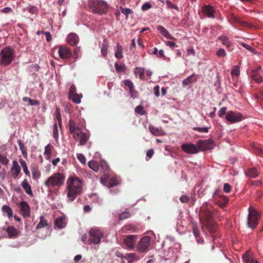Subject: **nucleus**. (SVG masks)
I'll use <instances>...</instances> for the list:
<instances>
[{
    "instance_id": "nucleus-28",
    "label": "nucleus",
    "mask_w": 263,
    "mask_h": 263,
    "mask_svg": "<svg viewBox=\"0 0 263 263\" xmlns=\"http://www.w3.org/2000/svg\"><path fill=\"white\" fill-rule=\"evenodd\" d=\"M218 40H219L223 45L230 48L231 46V42L229 41L228 37L226 35H222L218 36Z\"/></svg>"
},
{
    "instance_id": "nucleus-54",
    "label": "nucleus",
    "mask_w": 263,
    "mask_h": 263,
    "mask_svg": "<svg viewBox=\"0 0 263 263\" xmlns=\"http://www.w3.org/2000/svg\"><path fill=\"white\" fill-rule=\"evenodd\" d=\"M216 54L217 56H218L219 57H224L227 55L225 50L222 48L219 49L217 51Z\"/></svg>"
},
{
    "instance_id": "nucleus-36",
    "label": "nucleus",
    "mask_w": 263,
    "mask_h": 263,
    "mask_svg": "<svg viewBox=\"0 0 263 263\" xmlns=\"http://www.w3.org/2000/svg\"><path fill=\"white\" fill-rule=\"evenodd\" d=\"M119 184V181L117 177L109 178V181L108 183L107 187L108 188L117 186Z\"/></svg>"
},
{
    "instance_id": "nucleus-33",
    "label": "nucleus",
    "mask_w": 263,
    "mask_h": 263,
    "mask_svg": "<svg viewBox=\"0 0 263 263\" xmlns=\"http://www.w3.org/2000/svg\"><path fill=\"white\" fill-rule=\"evenodd\" d=\"M89 167L94 171L95 172H97L99 169V164L96 161H90L88 163Z\"/></svg>"
},
{
    "instance_id": "nucleus-16",
    "label": "nucleus",
    "mask_w": 263,
    "mask_h": 263,
    "mask_svg": "<svg viewBox=\"0 0 263 263\" xmlns=\"http://www.w3.org/2000/svg\"><path fill=\"white\" fill-rule=\"evenodd\" d=\"M21 167L18 162L14 160L12 162V166L11 168L12 176L14 178H16L21 172Z\"/></svg>"
},
{
    "instance_id": "nucleus-21",
    "label": "nucleus",
    "mask_w": 263,
    "mask_h": 263,
    "mask_svg": "<svg viewBox=\"0 0 263 263\" xmlns=\"http://www.w3.org/2000/svg\"><path fill=\"white\" fill-rule=\"evenodd\" d=\"M157 29L164 37L167 39L175 40V38L171 35L169 32L162 26L158 25Z\"/></svg>"
},
{
    "instance_id": "nucleus-38",
    "label": "nucleus",
    "mask_w": 263,
    "mask_h": 263,
    "mask_svg": "<svg viewBox=\"0 0 263 263\" xmlns=\"http://www.w3.org/2000/svg\"><path fill=\"white\" fill-rule=\"evenodd\" d=\"M54 115L55 116L57 122L58 123L60 127H61V126H62V117H61V110L59 108L56 107Z\"/></svg>"
},
{
    "instance_id": "nucleus-29",
    "label": "nucleus",
    "mask_w": 263,
    "mask_h": 263,
    "mask_svg": "<svg viewBox=\"0 0 263 263\" xmlns=\"http://www.w3.org/2000/svg\"><path fill=\"white\" fill-rule=\"evenodd\" d=\"M47 226H48L47 220L45 219V217L43 215H41L40 217V222L36 225L35 229L39 230L40 229L45 227Z\"/></svg>"
},
{
    "instance_id": "nucleus-6",
    "label": "nucleus",
    "mask_w": 263,
    "mask_h": 263,
    "mask_svg": "<svg viewBox=\"0 0 263 263\" xmlns=\"http://www.w3.org/2000/svg\"><path fill=\"white\" fill-rule=\"evenodd\" d=\"M90 238L88 239V243L93 245L98 244L100 242L101 239L103 237V234L98 229H91L89 231Z\"/></svg>"
},
{
    "instance_id": "nucleus-13",
    "label": "nucleus",
    "mask_w": 263,
    "mask_h": 263,
    "mask_svg": "<svg viewBox=\"0 0 263 263\" xmlns=\"http://www.w3.org/2000/svg\"><path fill=\"white\" fill-rule=\"evenodd\" d=\"M20 211L24 218H28L30 216V208L26 201H22L20 203Z\"/></svg>"
},
{
    "instance_id": "nucleus-42",
    "label": "nucleus",
    "mask_w": 263,
    "mask_h": 263,
    "mask_svg": "<svg viewBox=\"0 0 263 263\" xmlns=\"http://www.w3.org/2000/svg\"><path fill=\"white\" fill-rule=\"evenodd\" d=\"M20 164L23 169V171L25 173V174L28 176H30V172L29 170L28 169L27 164L26 162L22 159H21L20 160Z\"/></svg>"
},
{
    "instance_id": "nucleus-43",
    "label": "nucleus",
    "mask_w": 263,
    "mask_h": 263,
    "mask_svg": "<svg viewBox=\"0 0 263 263\" xmlns=\"http://www.w3.org/2000/svg\"><path fill=\"white\" fill-rule=\"evenodd\" d=\"M124 258L128 260V262H133V261L136 260V254L135 253H127L125 255Z\"/></svg>"
},
{
    "instance_id": "nucleus-18",
    "label": "nucleus",
    "mask_w": 263,
    "mask_h": 263,
    "mask_svg": "<svg viewBox=\"0 0 263 263\" xmlns=\"http://www.w3.org/2000/svg\"><path fill=\"white\" fill-rule=\"evenodd\" d=\"M198 77V75L195 73H193L191 75L188 76L186 78L182 81V85L183 86H186L192 82H196Z\"/></svg>"
},
{
    "instance_id": "nucleus-15",
    "label": "nucleus",
    "mask_w": 263,
    "mask_h": 263,
    "mask_svg": "<svg viewBox=\"0 0 263 263\" xmlns=\"http://www.w3.org/2000/svg\"><path fill=\"white\" fill-rule=\"evenodd\" d=\"M202 10L203 13L209 18H214L215 17V10L210 5H204L202 6Z\"/></svg>"
},
{
    "instance_id": "nucleus-1",
    "label": "nucleus",
    "mask_w": 263,
    "mask_h": 263,
    "mask_svg": "<svg viewBox=\"0 0 263 263\" xmlns=\"http://www.w3.org/2000/svg\"><path fill=\"white\" fill-rule=\"evenodd\" d=\"M83 180L72 175L69 177L66 181L67 196L68 200L73 201L78 195L82 192Z\"/></svg>"
},
{
    "instance_id": "nucleus-63",
    "label": "nucleus",
    "mask_w": 263,
    "mask_h": 263,
    "mask_svg": "<svg viewBox=\"0 0 263 263\" xmlns=\"http://www.w3.org/2000/svg\"><path fill=\"white\" fill-rule=\"evenodd\" d=\"M152 7V5L148 2L145 3L141 7V10L142 11H146L148 10Z\"/></svg>"
},
{
    "instance_id": "nucleus-47",
    "label": "nucleus",
    "mask_w": 263,
    "mask_h": 263,
    "mask_svg": "<svg viewBox=\"0 0 263 263\" xmlns=\"http://www.w3.org/2000/svg\"><path fill=\"white\" fill-rule=\"evenodd\" d=\"M165 3L167 5V9H174L177 11H179V7L177 5L174 4L171 1H165Z\"/></svg>"
},
{
    "instance_id": "nucleus-32",
    "label": "nucleus",
    "mask_w": 263,
    "mask_h": 263,
    "mask_svg": "<svg viewBox=\"0 0 263 263\" xmlns=\"http://www.w3.org/2000/svg\"><path fill=\"white\" fill-rule=\"evenodd\" d=\"M2 210L3 213L6 214L9 218H11L13 216V211L8 205H3L2 208Z\"/></svg>"
},
{
    "instance_id": "nucleus-8",
    "label": "nucleus",
    "mask_w": 263,
    "mask_h": 263,
    "mask_svg": "<svg viewBox=\"0 0 263 263\" xmlns=\"http://www.w3.org/2000/svg\"><path fill=\"white\" fill-rule=\"evenodd\" d=\"M226 119L230 123H234L241 121L242 116L237 111H229L226 115Z\"/></svg>"
},
{
    "instance_id": "nucleus-20",
    "label": "nucleus",
    "mask_w": 263,
    "mask_h": 263,
    "mask_svg": "<svg viewBox=\"0 0 263 263\" xmlns=\"http://www.w3.org/2000/svg\"><path fill=\"white\" fill-rule=\"evenodd\" d=\"M6 232L9 238H15L18 235L17 230L13 226H8L6 229Z\"/></svg>"
},
{
    "instance_id": "nucleus-39",
    "label": "nucleus",
    "mask_w": 263,
    "mask_h": 263,
    "mask_svg": "<svg viewBox=\"0 0 263 263\" xmlns=\"http://www.w3.org/2000/svg\"><path fill=\"white\" fill-rule=\"evenodd\" d=\"M115 67L117 72L119 73L121 72H125L126 70V67L125 64L119 65L118 63H115Z\"/></svg>"
},
{
    "instance_id": "nucleus-45",
    "label": "nucleus",
    "mask_w": 263,
    "mask_h": 263,
    "mask_svg": "<svg viewBox=\"0 0 263 263\" xmlns=\"http://www.w3.org/2000/svg\"><path fill=\"white\" fill-rule=\"evenodd\" d=\"M58 124L57 122H55L53 126V137L56 141L59 139Z\"/></svg>"
},
{
    "instance_id": "nucleus-49",
    "label": "nucleus",
    "mask_w": 263,
    "mask_h": 263,
    "mask_svg": "<svg viewBox=\"0 0 263 263\" xmlns=\"http://www.w3.org/2000/svg\"><path fill=\"white\" fill-rule=\"evenodd\" d=\"M193 233L195 238H199V231L196 223H193Z\"/></svg>"
},
{
    "instance_id": "nucleus-12",
    "label": "nucleus",
    "mask_w": 263,
    "mask_h": 263,
    "mask_svg": "<svg viewBox=\"0 0 263 263\" xmlns=\"http://www.w3.org/2000/svg\"><path fill=\"white\" fill-rule=\"evenodd\" d=\"M137 238V235H130L126 236L123 240L124 244L128 249L132 250L135 248V245Z\"/></svg>"
},
{
    "instance_id": "nucleus-25",
    "label": "nucleus",
    "mask_w": 263,
    "mask_h": 263,
    "mask_svg": "<svg viewBox=\"0 0 263 263\" xmlns=\"http://www.w3.org/2000/svg\"><path fill=\"white\" fill-rule=\"evenodd\" d=\"M22 186L25 192L31 196H33L31 185L28 182L27 179H24L22 183Z\"/></svg>"
},
{
    "instance_id": "nucleus-17",
    "label": "nucleus",
    "mask_w": 263,
    "mask_h": 263,
    "mask_svg": "<svg viewBox=\"0 0 263 263\" xmlns=\"http://www.w3.org/2000/svg\"><path fill=\"white\" fill-rule=\"evenodd\" d=\"M54 224L59 229H63L67 224L65 217L63 216L57 217L54 222Z\"/></svg>"
},
{
    "instance_id": "nucleus-5",
    "label": "nucleus",
    "mask_w": 263,
    "mask_h": 263,
    "mask_svg": "<svg viewBox=\"0 0 263 263\" xmlns=\"http://www.w3.org/2000/svg\"><path fill=\"white\" fill-rule=\"evenodd\" d=\"M248 211V227L252 229H254L258 225V220L260 217V214L255 209L252 208L251 206L249 208Z\"/></svg>"
},
{
    "instance_id": "nucleus-37",
    "label": "nucleus",
    "mask_w": 263,
    "mask_h": 263,
    "mask_svg": "<svg viewBox=\"0 0 263 263\" xmlns=\"http://www.w3.org/2000/svg\"><path fill=\"white\" fill-rule=\"evenodd\" d=\"M18 144L20 147V150L21 151L22 154L23 156L26 158L27 156V153L26 151V148L23 142V141L19 139L17 140Z\"/></svg>"
},
{
    "instance_id": "nucleus-2",
    "label": "nucleus",
    "mask_w": 263,
    "mask_h": 263,
    "mask_svg": "<svg viewBox=\"0 0 263 263\" xmlns=\"http://www.w3.org/2000/svg\"><path fill=\"white\" fill-rule=\"evenodd\" d=\"M88 6L93 13L100 15L106 14L109 9L108 4L104 0H89Z\"/></svg>"
},
{
    "instance_id": "nucleus-26",
    "label": "nucleus",
    "mask_w": 263,
    "mask_h": 263,
    "mask_svg": "<svg viewBox=\"0 0 263 263\" xmlns=\"http://www.w3.org/2000/svg\"><path fill=\"white\" fill-rule=\"evenodd\" d=\"M89 137L90 134L88 133H83L82 134H81V135L79 138V139H80V141L78 145L83 146L85 145L87 142L88 141Z\"/></svg>"
},
{
    "instance_id": "nucleus-57",
    "label": "nucleus",
    "mask_w": 263,
    "mask_h": 263,
    "mask_svg": "<svg viewBox=\"0 0 263 263\" xmlns=\"http://www.w3.org/2000/svg\"><path fill=\"white\" fill-rule=\"evenodd\" d=\"M28 11L31 13V14H36L37 12V8L36 7L34 6H29L28 8H27Z\"/></svg>"
},
{
    "instance_id": "nucleus-46",
    "label": "nucleus",
    "mask_w": 263,
    "mask_h": 263,
    "mask_svg": "<svg viewBox=\"0 0 263 263\" xmlns=\"http://www.w3.org/2000/svg\"><path fill=\"white\" fill-rule=\"evenodd\" d=\"M69 132L72 133V132H74L76 129L79 128V127H77L75 122L72 120H69Z\"/></svg>"
},
{
    "instance_id": "nucleus-55",
    "label": "nucleus",
    "mask_w": 263,
    "mask_h": 263,
    "mask_svg": "<svg viewBox=\"0 0 263 263\" xmlns=\"http://www.w3.org/2000/svg\"><path fill=\"white\" fill-rule=\"evenodd\" d=\"M123 84L129 88V89H131L134 88L133 82L129 80H125L123 81Z\"/></svg>"
},
{
    "instance_id": "nucleus-61",
    "label": "nucleus",
    "mask_w": 263,
    "mask_h": 263,
    "mask_svg": "<svg viewBox=\"0 0 263 263\" xmlns=\"http://www.w3.org/2000/svg\"><path fill=\"white\" fill-rule=\"evenodd\" d=\"M250 184L252 186L257 187L260 186L262 184V182L260 180L252 181L250 182Z\"/></svg>"
},
{
    "instance_id": "nucleus-9",
    "label": "nucleus",
    "mask_w": 263,
    "mask_h": 263,
    "mask_svg": "<svg viewBox=\"0 0 263 263\" xmlns=\"http://www.w3.org/2000/svg\"><path fill=\"white\" fill-rule=\"evenodd\" d=\"M58 53L60 58L64 60L70 59L72 56L70 49L65 45L59 46Z\"/></svg>"
},
{
    "instance_id": "nucleus-11",
    "label": "nucleus",
    "mask_w": 263,
    "mask_h": 263,
    "mask_svg": "<svg viewBox=\"0 0 263 263\" xmlns=\"http://www.w3.org/2000/svg\"><path fill=\"white\" fill-rule=\"evenodd\" d=\"M181 148L183 152L189 154H195L199 152L197 145L193 143H184L181 145Z\"/></svg>"
},
{
    "instance_id": "nucleus-51",
    "label": "nucleus",
    "mask_w": 263,
    "mask_h": 263,
    "mask_svg": "<svg viewBox=\"0 0 263 263\" xmlns=\"http://www.w3.org/2000/svg\"><path fill=\"white\" fill-rule=\"evenodd\" d=\"M193 129L197 131L199 133H207L209 132V128L206 127H194Z\"/></svg>"
},
{
    "instance_id": "nucleus-44",
    "label": "nucleus",
    "mask_w": 263,
    "mask_h": 263,
    "mask_svg": "<svg viewBox=\"0 0 263 263\" xmlns=\"http://www.w3.org/2000/svg\"><path fill=\"white\" fill-rule=\"evenodd\" d=\"M120 9L121 10V12L125 15V17L126 19L128 18V15L130 14H133V10L128 8H123L122 7H120Z\"/></svg>"
},
{
    "instance_id": "nucleus-40",
    "label": "nucleus",
    "mask_w": 263,
    "mask_h": 263,
    "mask_svg": "<svg viewBox=\"0 0 263 263\" xmlns=\"http://www.w3.org/2000/svg\"><path fill=\"white\" fill-rule=\"evenodd\" d=\"M51 145L50 144H48L45 147V151L44 153V155L46 157V159L47 160H49L51 156Z\"/></svg>"
},
{
    "instance_id": "nucleus-50",
    "label": "nucleus",
    "mask_w": 263,
    "mask_h": 263,
    "mask_svg": "<svg viewBox=\"0 0 263 263\" xmlns=\"http://www.w3.org/2000/svg\"><path fill=\"white\" fill-rule=\"evenodd\" d=\"M83 133L82 132L81 129L80 128H79L77 129H76L74 132H72L71 134H73V138L75 140H77Z\"/></svg>"
},
{
    "instance_id": "nucleus-35",
    "label": "nucleus",
    "mask_w": 263,
    "mask_h": 263,
    "mask_svg": "<svg viewBox=\"0 0 263 263\" xmlns=\"http://www.w3.org/2000/svg\"><path fill=\"white\" fill-rule=\"evenodd\" d=\"M122 47L119 43H117V49L115 54V57L118 59H121L123 58Z\"/></svg>"
},
{
    "instance_id": "nucleus-3",
    "label": "nucleus",
    "mask_w": 263,
    "mask_h": 263,
    "mask_svg": "<svg viewBox=\"0 0 263 263\" xmlns=\"http://www.w3.org/2000/svg\"><path fill=\"white\" fill-rule=\"evenodd\" d=\"M0 64L7 66L10 65L15 59L13 49L10 46L3 48L0 52Z\"/></svg>"
},
{
    "instance_id": "nucleus-27",
    "label": "nucleus",
    "mask_w": 263,
    "mask_h": 263,
    "mask_svg": "<svg viewBox=\"0 0 263 263\" xmlns=\"http://www.w3.org/2000/svg\"><path fill=\"white\" fill-rule=\"evenodd\" d=\"M108 46L107 39L105 37L103 39L102 46L101 48V54L104 58H105L107 55Z\"/></svg>"
},
{
    "instance_id": "nucleus-62",
    "label": "nucleus",
    "mask_w": 263,
    "mask_h": 263,
    "mask_svg": "<svg viewBox=\"0 0 263 263\" xmlns=\"http://www.w3.org/2000/svg\"><path fill=\"white\" fill-rule=\"evenodd\" d=\"M165 43L166 46H169L172 49H173L175 47L177 46L175 43L172 41H165Z\"/></svg>"
},
{
    "instance_id": "nucleus-53",
    "label": "nucleus",
    "mask_w": 263,
    "mask_h": 263,
    "mask_svg": "<svg viewBox=\"0 0 263 263\" xmlns=\"http://www.w3.org/2000/svg\"><path fill=\"white\" fill-rule=\"evenodd\" d=\"M9 159L4 156H3L0 154V162L4 165H7L9 163Z\"/></svg>"
},
{
    "instance_id": "nucleus-41",
    "label": "nucleus",
    "mask_w": 263,
    "mask_h": 263,
    "mask_svg": "<svg viewBox=\"0 0 263 263\" xmlns=\"http://www.w3.org/2000/svg\"><path fill=\"white\" fill-rule=\"evenodd\" d=\"M124 229L126 232H129L130 233L136 232L139 230L137 226L133 224L126 226Z\"/></svg>"
},
{
    "instance_id": "nucleus-4",
    "label": "nucleus",
    "mask_w": 263,
    "mask_h": 263,
    "mask_svg": "<svg viewBox=\"0 0 263 263\" xmlns=\"http://www.w3.org/2000/svg\"><path fill=\"white\" fill-rule=\"evenodd\" d=\"M65 180V176L63 173H57L51 176L45 182L44 184L47 187L54 186L60 187L62 186Z\"/></svg>"
},
{
    "instance_id": "nucleus-7",
    "label": "nucleus",
    "mask_w": 263,
    "mask_h": 263,
    "mask_svg": "<svg viewBox=\"0 0 263 263\" xmlns=\"http://www.w3.org/2000/svg\"><path fill=\"white\" fill-rule=\"evenodd\" d=\"M151 237L148 236H145L141 238L137 245V251L140 253H143L147 251L149 246Z\"/></svg>"
},
{
    "instance_id": "nucleus-56",
    "label": "nucleus",
    "mask_w": 263,
    "mask_h": 263,
    "mask_svg": "<svg viewBox=\"0 0 263 263\" xmlns=\"http://www.w3.org/2000/svg\"><path fill=\"white\" fill-rule=\"evenodd\" d=\"M109 181V178L108 176L106 175H104L101 178V182L104 185H106V186H107Z\"/></svg>"
},
{
    "instance_id": "nucleus-64",
    "label": "nucleus",
    "mask_w": 263,
    "mask_h": 263,
    "mask_svg": "<svg viewBox=\"0 0 263 263\" xmlns=\"http://www.w3.org/2000/svg\"><path fill=\"white\" fill-rule=\"evenodd\" d=\"M231 185L228 183H224L223 185V191L226 193H230L231 190Z\"/></svg>"
},
{
    "instance_id": "nucleus-58",
    "label": "nucleus",
    "mask_w": 263,
    "mask_h": 263,
    "mask_svg": "<svg viewBox=\"0 0 263 263\" xmlns=\"http://www.w3.org/2000/svg\"><path fill=\"white\" fill-rule=\"evenodd\" d=\"M76 91H77V88H76V86L74 84L71 85L69 88L68 96H71V95H72L73 94L77 93Z\"/></svg>"
},
{
    "instance_id": "nucleus-31",
    "label": "nucleus",
    "mask_w": 263,
    "mask_h": 263,
    "mask_svg": "<svg viewBox=\"0 0 263 263\" xmlns=\"http://www.w3.org/2000/svg\"><path fill=\"white\" fill-rule=\"evenodd\" d=\"M82 98V95L80 94H73L71 96H68V99L71 100L74 103L79 104L81 103V100Z\"/></svg>"
},
{
    "instance_id": "nucleus-22",
    "label": "nucleus",
    "mask_w": 263,
    "mask_h": 263,
    "mask_svg": "<svg viewBox=\"0 0 263 263\" xmlns=\"http://www.w3.org/2000/svg\"><path fill=\"white\" fill-rule=\"evenodd\" d=\"M148 129L150 132L155 136H161L165 134L163 130L156 127L152 125H149Z\"/></svg>"
},
{
    "instance_id": "nucleus-59",
    "label": "nucleus",
    "mask_w": 263,
    "mask_h": 263,
    "mask_svg": "<svg viewBox=\"0 0 263 263\" xmlns=\"http://www.w3.org/2000/svg\"><path fill=\"white\" fill-rule=\"evenodd\" d=\"M77 158L82 164L86 163V158L82 154H78L77 155Z\"/></svg>"
},
{
    "instance_id": "nucleus-34",
    "label": "nucleus",
    "mask_w": 263,
    "mask_h": 263,
    "mask_svg": "<svg viewBox=\"0 0 263 263\" xmlns=\"http://www.w3.org/2000/svg\"><path fill=\"white\" fill-rule=\"evenodd\" d=\"M200 216L203 217L205 220H210L212 214L209 210H202L199 215Z\"/></svg>"
},
{
    "instance_id": "nucleus-60",
    "label": "nucleus",
    "mask_w": 263,
    "mask_h": 263,
    "mask_svg": "<svg viewBox=\"0 0 263 263\" xmlns=\"http://www.w3.org/2000/svg\"><path fill=\"white\" fill-rule=\"evenodd\" d=\"M30 71H38L40 69V67L37 64H34L29 66Z\"/></svg>"
},
{
    "instance_id": "nucleus-48",
    "label": "nucleus",
    "mask_w": 263,
    "mask_h": 263,
    "mask_svg": "<svg viewBox=\"0 0 263 263\" xmlns=\"http://www.w3.org/2000/svg\"><path fill=\"white\" fill-rule=\"evenodd\" d=\"M131 214L127 211H125L119 215V218L120 220H123L131 216Z\"/></svg>"
},
{
    "instance_id": "nucleus-24",
    "label": "nucleus",
    "mask_w": 263,
    "mask_h": 263,
    "mask_svg": "<svg viewBox=\"0 0 263 263\" xmlns=\"http://www.w3.org/2000/svg\"><path fill=\"white\" fill-rule=\"evenodd\" d=\"M246 175L248 177L255 178L258 177L259 172L256 167H252L248 169L245 172Z\"/></svg>"
},
{
    "instance_id": "nucleus-52",
    "label": "nucleus",
    "mask_w": 263,
    "mask_h": 263,
    "mask_svg": "<svg viewBox=\"0 0 263 263\" xmlns=\"http://www.w3.org/2000/svg\"><path fill=\"white\" fill-rule=\"evenodd\" d=\"M135 111L136 112L141 115H143L145 114V111L144 110V108L142 105H138L136 107Z\"/></svg>"
},
{
    "instance_id": "nucleus-23",
    "label": "nucleus",
    "mask_w": 263,
    "mask_h": 263,
    "mask_svg": "<svg viewBox=\"0 0 263 263\" xmlns=\"http://www.w3.org/2000/svg\"><path fill=\"white\" fill-rule=\"evenodd\" d=\"M145 72V69L141 67H136L134 70V73L136 77H139V78L142 81L145 80L144 73Z\"/></svg>"
},
{
    "instance_id": "nucleus-14",
    "label": "nucleus",
    "mask_w": 263,
    "mask_h": 263,
    "mask_svg": "<svg viewBox=\"0 0 263 263\" xmlns=\"http://www.w3.org/2000/svg\"><path fill=\"white\" fill-rule=\"evenodd\" d=\"M260 69L261 66H258L251 70V79L257 83H260L263 81L261 74L259 71Z\"/></svg>"
},
{
    "instance_id": "nucleus-30",
    "label": "nucleus",
    "mask_w": 263,
    "mask_h": 263,
    "mask_svg": "<svg viewBox=\"0 0 263 263\" xmlns=\"http://www.w3.org/2000/svg\"><path fill=\"white\" fill-rule=\"evenodd\" d=\"M243 259L245 263H258V261L252 258L249 251H247L243 255Z\"/></svg>"
},
{
    "instance_id": "nucleus-10",
    "label": "nucleus",
    "mask_w": 263,
    "mask_h": 263,
    "mask_svg": "<svg viewBox=\"0 0 263 263\" xmlns=\"http://www.w3.org/2000/svg\"><path fill=\"white\" fill-rule=\"evenodd\" d=\"M213 141L211 140H199L196 145L199 151L209 150L213 148Z\"/></svg>"
},
{
    "instance_id": "nucleus-19",
    "label": "nucleus",
    "mask_w": 263,
    "mask_h": 263,
    "mask_svg": "<svg viewBox=\"0 0 263 263\" xmlns=\"http://www.w3.org/2000/svg\"><path fill=\"white\" fill-rule=\"evenodd\" d=\"M67 42L72 46H76L79 41V36L74 33H70L67 37Z\"/></svg>"
}]
</instances>
